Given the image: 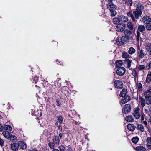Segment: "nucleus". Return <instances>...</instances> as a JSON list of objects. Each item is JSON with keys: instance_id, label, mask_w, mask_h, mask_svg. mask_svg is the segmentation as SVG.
<instances>
[{"instance_id": "43", "label": "nucleus", "mask_w": 151, "mask_h": 151, "mask_svg": "<svg viewBox=\"0 0 151 151\" xmlns=\"http://www.w3.org/2000/svg\"><path fill=\"white\" fill-rule=\"evenodd\" d=\"M137 87L139 90H142V86L141 83H139L137 84Z\"/></svg>"}, {"instance_id": "40", "label": "nucleus", "mask_w": 151, "mask_h": 151, "mask_svg": "<svg viewBox=\"0 0 151 151\" xmlns=\"http://www.w3.org/2000/svg\"><path fill=\"white\" fill-rule=\"evenodd\" d=\"M55 143L53 142H50L48 144V145L51 148H53L55 145Z\"/></svg>"}, {"instance_id": "33", "label": "nucleus", "mask_w": 151, "mask_h": 151, "mask_svg": "<svg viewBox=\"0 0 151 151\" xmlns=\"http://www.w3.org/2000/svg\"><path fill=\"white\" fill-rule=\"evenodd\" d=\"M139 138L137 137H133L132 139V142L136 144L138 141Z\"/></svg>"}, {"instance_id": "24", "label": "nucleus", "mask_w": 151, "mask_h": 151, "mask_svg": "<svg viewBox=\"0 0 151 151\" xmlns=\"http://www.w3.org/2000/svg\"><path fill=\"white\" fill-rule=\"evenodd\" d=\"M138 53L139 58H142L144 57V54L143 52V50L142 49H141L140 50H139L138 52Z\"/></svg>"}, {"instance_id": "59", "label": "nucleus", "mask_w": 151, "mask_h": 151, "mask_svg": "<svg viewBox=\"0 0 151 151\" xmlns=\"http://www.w3.org/2000/svg\"><path fill=\"white\" fill-rule=\"evenodd\" d=\"M141 118L142 120H143L144 119L143 117V116H142L141 117Z\"/></svg>"}, {"instance_id": "48", "label": "nucleus", "mask_w": 151, "mask_h": 151, "mask_svg": "<svg viewBox=\"0 0 151 151\" xmlns=\"http://www.w3.org/2000/svg\"><path fill=\"white\" fill-rule=\"evenodd\" d=\"M58 121L59 122H60V123H61L63 121L62 118L61 117H59L58 118Z\"/></svg>"}, {"instance_id": "25", "label": "nucleus", "mask_w": 151, "mask_h": 151, "mask_svg": "<svg viewBox=\"0 0 151 151\" xmlns=\"http://www.w3.org/2000/svg\"><path fill=\"white\" fill-rule=\"evenodd\" d=\"M137 128L139 130L142 132H143L144 130V128L143 126L141 124H138Z\"/></svg>"}, {"instance_id": "22", "label": "nucleus", "mask_w": 151, "mask_h": 151, "mask_svg": "<svg viewBox=\"0 0 151 151\" xmlns=\"http://www.w3.org/2000/svg\"><path fill=\"white\" fill-rule=\"evenodd\" d=\"M137 151H145L146 149L142 146H139L135 149Z\"/></svg>"}, {"instance_id": "7", "label": "nucleus", "mask_w": 151, "mask_h": 151, "mask_svg": "<svg viewBox=\"0 0 151 151\" xmlns=\"http://www.w3.org/2000/svg\"><path fill=\"white\" fill-rule=\"evenodd\" d=\"M115 86L118 88H122L123 87V84L121 81L119 80H116L114 82Z\"/></svg>"}, {"instance_id": "10", "label": "nucleus", "mask_w": 151, "mask_h": 151, "mask_svg": "<svg viewBox=\"0 0 151 151\" xmlns=\"http://www.w3.org/2000/svg\"><path fill=\"white\" fill-rule=\"evenodd\" d=\"M11 147L12 150L13 151H16L18 150L19 148L18 143H12L10 145Z\"/></svg>"}, {"instance_id": "11", "label": "nucleus", "mask_w": 151, "mask_h": 151, "mask_svg": "<svg viewBox=\"0 0 151 151\" xmlns=\"http://www.w3.org/2000/svg\"><path fill=\"white\" fill-rule=\"evenodd\" d=\"M142 19L144 21V23L146 24L150 23L151 21V19L150 17L147 16L144 17Z\"/></svg>"}, {"instance_id": "42", "label": "nucleus", "mask_w": 151, "mask_h": 151, "mask_svg": "<svg viewBox=\"0 0 151 151\" xmlns=\"http://www.w3.org/2000/svg\"><path fill=\"white\" fill-rule=\"evenodd\" d=\"M147 145L148 148L151 149V141H147Z\"/></svg>"}, {"instance_id": "5", "label": "nucleus", "mask_w": 151, "mask_h": 151, "mask_svg": "<svg viewBox=\"0 0 151 151\" xmlns=\"http://www.w3.org/2000/svg\"><path fill=\"white\" fill-rule=\"evenodd\" d=\"M124 16H120L118 18H114L113 19V22L114 23L116 24L119 22H126L127 21V19H124Z\"/></svg>"}, {"instance_id": "6", "label": "nucleus", "mask_w": 151, "mask_h": 151, "mask_svg": "<svg viewBox=\"0 0 151 151\" xmlns=\"http://www.w3.org/2000/svg\"><path fill=\"white\" fill-rule=\"evenodd\" d=\"M125 27V26L124 24H119L116 26V30L118 32H122L124 30Z\"/></svg>"}, {"instance_id": "35", "label": "nucleus", "mask_w": 151, "mask_h": 151, "mask_svg": "<svg viewBox=\"0 0 151 151\" xmlns=\"http://www.w3.org/2000/svg\"><path fill=\"white\" fill-rule=\"evenodd\" d=\"M4 129L5 130H8L9 131H11L12 129V128L10 125H6L4 126L3 127Z\"/></svg>"}, {"instance_id": "14", "label": "nucleus", "mask_w": 151, "mask_h": 151, "mask_svg": "<svg viewBox=\"0 0 151 151\" xmlns=\"http://www.w3.org/2000/svg\"><path fill=\"white\" fill-rule=\"evenodd\" d=\"M136 6V11L139 12V11H141V10L144 9L143 6L142 5V4L140 3H138L137 4Z\"/></svg>"}, {"instance_id": "9", "label": "nucleus", "mask_w": 151, "mask_h": 151, "mask_svg": "<svg viewBox=\"0 0 151 151\" xmlns=\"http://www.w3.org/2000/svg\"><path fill=\"white\" fill-rule=\"evenodd\" d=\"M19 147L20 149L24 150L27 147V145L25 142L23 141H19L18 142Z\"/></svg>"}, {"instance_id": "58", "label": "nucleus", "mask_w": 151, "mask_h": 151, "mask_svg": "<svg viewBox=\"0 0 151 151\" xmlns=\"http://www.w3.org/2000/svg\"><path fill=\"white\" fill-rule=\"evenodd\" d=\"M149 51L150 54L151 55V49Z\"/></svg>"}, {"instance_id": "4", "label": "nucleus", "mask_w": 151, "mask_h": 151, "mask_svg": "<svg viewBox=\"0 0 151 151\" xmlns=\"http://www.w3.org/2000/svg\"><path fill=\"white\" fill-rule=\"evenodd\" d=\"M131 109V106L129 104H125L124 106L122 109L123 112L127 114L129 113L130 112Z\"/></svg>"}, {"instance_id": "12", "label": "nucleus", "mask_w": 151, "mask_h": 151, "mask_svg": "<svg viewBox=\"0 0 151 151\" xmlns=\"http://www.w3.org/2000/svg\"><path fill=\"white\" fill-rule=\"evenodd\" d=\"M130 98L129 96H125L124 98L122 99L121 101V103L123 104H125L130 100Z\"/></svg>"}, {"instance_id": "26", "label": "nucleus", "mask_w": 151, "mask_h": 151, "mask_svg": "<svg viewBox=\"0 0 151 151\" xmlns=\"http://www.w3.org/2000/svg\"><path fill=\"white\" fill-rule=\"evenodd\" d=\"M115 64L116 67L118 68L122 65V62L121 60L116 61L115 62Z\"/></svg>"}, {"instance_id": "55", "label": "nucleus", "mask_w": 151, "mask_h": 151, "mask_svg": "<svg viewBox=\"0 0 151 151\" xmlns=\"http://www.w3.org/2000/svg\"><path fill=\"white\" fill-rule=\"evenodd\" d=\"M144 124L146 125H147V122L146 121H144L143 122Z\"/></svg>"}, {"instance_id": "62", "label": "nucleus", "mask_w": 151, "mask_h": 151, "mask_svg": "<svg viewBox=\"0 0 151 151\" xmlns=\"http://www.w3.org/2000/svg\"><path fill=\"white\" fill-rule=\"evenodd\" d=\"M137 34H138V36H139V34H138V33Z\"/></svg>"}, {"instance_id": "29", "label": "nucleus", "mask_w": 151, "mask_h": 151, "mask_svg": "<svg viewBox=\"0 0 151 151\" xmlns=\"http://www.w3.org/2000/svg\"><path fill=\"white\" fill-rule=\"evenodd\" d=\"M127 26L129 29L131 30H132L133 29L132 24L131 22H129L127 24Z\"/></svg>"}, {"instance_id": "45", "label": "nucleus", "mask_w": 151, "mask_h": 151, "mask_svg": "<svg viewBox=\"0 0 151 151\" xmlns=\"http://www.w3.org/2000/svg\"><path fill=\"white\" fill-rule=\"evenodd\" d=\"M4 141L2 139L0 138V145L1 146H3L4 145Z\"/></svg>"}, {"instance_id": "23", "label": "nucleus", "mask_w": 151, "mask_h": 151, "mask_svg": "<svg viewBox=\"0 0 151 151\" xmlns=\"http://www.w3.org/2000/svg\"><path fill=\"white\" fill-rule=\"evenodd\" d=\"M115 7V6L113 4V3L111 2H109L107 4V8L109 9L110 10L111 9H110L111 8H114Z\"/></svg>"}, {"instance_id": "16", "label": "nucleus", "mask_w": 151, "mask_h": 151, "mask_svg": "<svg viewBox=\"0 0 151 151\" xmlns=\"http://www.w3.org/2000/svg\"><path fill=\"white\" fill-rule=\"evenodd\" d=\"M129 37L128 36H122L120 39L122 40L121 42L124 44V42H127L129 40Z\"/></svg>"}, {"instance_id": "60", "label": "nucleus", "mask_w": 151, "mask_h": 151, "mask_svg": "<svg viewBox=\"0 0 151 151\" xmlns=\"http://www.w3.org/2000/svg\"><path fill=\"white\" fill-rule=\"evenodd\" d=\"M150 123L151 124V118H150Z\"/></svg>"}, {"instance_id": "8", "label": "nucleus", "mask_w": 151, "mask_h": 151, "mask_svg": "<svg viewBox=\"0 0 151 151\" xmlns=\"http://www.w3.org/2000/svg\"><path fill=\"white\" fill-rule=\"evenodd\" d=\"M125 69L124 67H119L116 71V73L119 76H122L125 73Z\"/></svg>"}, {"instance_id": "20", "label": "nucleus", "mask_w": 151, "mask_h": 151, "mask_svg": "<svg viewBox=\"0 0 151 151\" xmlns=\"http://www.w3.org/2000/svg\"><path fill=\"white\" fill-rule=\"evenodd\" d=\"M3 136L6 138H9L10 134L7 131H4L2 132Z\"/></svg>"}, {"instance_id": "46", "label": "nucleus", "mask_w": 151, "mask_h": 151, "mask_svg": "<svg viewBox=\"0 0 151 151\" xmlns=\"http://www.w3.org/2000/svg\"><path fill=\"white\" fill-rule=\"evenodd\" d=\"M145 67L144 65H139L138 67L139 69V70H142L144 69Z\"/></svg>"}, {"instance_id": "32", "label": "nucleus", "mask_w": 151, "mask_h": 151, "mask_svg": "<svg viewBox=\"0 0 151 151\" xmlns=\"http://www.w3.org/2000/svg\"><path fill=\"white\" fill-rule=\"evenodd\" d=\"M138 30L140 32H143L145 30V27L143 25H139L138 27Z\"/></svg>"}, {"instance_id": "39", "label": "nucleus", "mask_w": 151, "mask_h": 151, "mask_svg": "<svg viewBox=\"0 0 151 151\" xmlns=\"http://www.w3.org/2000/svg\"><path fill=\"white\" fill-rule=\"evenodd\" d=\"M122 56L123 58H128L129 55L127 53L124 52L122 54Z\"/></svg>"}, {"instance_id": "34", "label": "nucleus", "mask_w": 151, "mask_h": 151, "mask_svg": "<svg viewBox=\"0 0 151 151\" xmlns=\"http://www.w3.org/2000/svg\"><path fill=\"white\" fill-rule=\"evenodd\" d=\"M121 37H119L116 40V43L118 45H121L123 44V42H122V40H121Z\"/></svg>"}, {"instance_id": "31", "label": "nucleus", "mask_w": 151, "mask_h": 151, "mask_svg": "<svg viewBox=\"0 0 151 151\" xmlns=\"http://www.w3.org/2000/svg\"><path fill=\"white\" fill-rule=\"evenodd\" d=\"M151 80V73H149L146 79L147 83H149Z\"/></svg>"}, {"instance_id": "57", "label": "nucleus", "mask_w": 151, "mask_h": 151, "mask_svg": "<svg viewBox=\"0 0 151 151\" xmlns=\"http://www.w3.org/2000/svg\"><path fill=\"white\" fill-rule=\"evenodd\" d=\"M53 151H60L57 149H55Z\"/></svg>"}, {"instance_id": "13", "label": "nucleus", "mask_w": 151, "mask_h": 151, "mask_svg": "<svg viewBox=\"0 0 151 151\" xmlns=\"http://www.w3.org/2000/svg\"><path fill=\"white\" fill-rule=\"evenodd\" d=\"M125 119L128 122H132L134 121V118L131 115H129L126 116Z\"/></svg>"}, {"instance_id": "3", "label": "nucleus", "mask_w": 151, "mask_h": 151, "mask_svg": "<svg viewBox=\"0 0 151 151\" xmlns=\"http://www.w3.org/2000/svg\"><path fill=\"white\" fill-rule=\"evenodd\" d=\"M134 112L133 115L136 119H139L140 116V108L138 107H137L134 109Z\"/></svg>"}, {"instance_id": "36", "label": "nucleus", "mask_w": 151, "mask_h": 151, "mask_svg": "<svg viewBox=\"0 0 151 151\" xmlns=\"http://www.w3.org/2000/svg\"><path fill=\"white\" fill-rule=\"evenodd\" d=\"M9 138H10V140H12V141H13L16 139V137L14 135H12L11 134H10Z\"/></svg>"}, {"instance_id": "19", "label": "nucleus", "mask_w": 151, "mask_h": 151, "mask_svg": "<svg viewBox=\"0 0 151 151\" xmlns=\"http://www.w3.org/2000/svg\"><path fill=\"white\" fill-rule=\"evenodd\" d=\"M127 93V91L126 89H123L121 91L120 96L121 97H125Z\"/></svg>"}, {"instance_id": "38", "label": "nucleus", "mask_w": 151, "mask_h": 151, "mask_svg": "<svg viewBox=\"0 0 151 151\" xmlns=\"http://www.w3.org/2000/svg\"><path fill=\"white\" fill-rule=\"evenodd\" d=\"M146 29L148 30H151V24L150 23L146 24Z\"/></svg>"}, {"instance_id": "30", "label": "nucleus", "mask_w": 151, "mask_h": 151, "mask_svg": "<svg viewBox=\"0 0 151 151\" xmlns=\"http://www.w3.org/2000/svg\"><path fill=\"white\" fill-rule=\"evenodd\" d=\"M135 52V49L132 47H131L129 50L128 52L130 54H132Z\"/></svg>"}, {"instance_id": "28", "label": "nucleus", "mask_w": 151, "mask_h": 151, "mask_svg": "<svg viewBox=\"0 0 151 151\" xmlns=\"http://www.w3.org/2000/svg\"><path fill=\"white\" fill-rule=\"evenodd\" d=\"M145 99L146 101V104L149 105L151 103V96L145 97Z\"/></svg>"}, {"instance_id": "51", "label": "nucleus", "mask_w": 151, "mask_h": 151, "mask_svg": "<svg viewBox=\"0 0 151 151\" xmlns=\"http://www.w3.org/2000/svg\"><path fill=\"white\" fill-rule=\"evenodd\" d=\"M57 104L58 106H59L60 105V102L58 100L57 101Z\"/></svg>"}, {"instance_id": "49", "label": "nucleus", "mask_w": 151, "mask_h": 151, "mask_svg": "<svg viewBox=\"0 0 151 151\" xmlns=\"http://www.w3.org/2000/svg\"><path fill=\"white\" fill-rule=\"evenodd\" d=\"M128 2L130 6H132V0H128Z\"/></svg>"}, {"instance_id": "56", "label": "nucleus", "mask_w": 151, "mask_h": 151, "mask_svg": "<svg viewBox=\"0 0 151 151\" xmlns=\"http://www.w3.org/2000/svg\"><path fill=\"white\" fill-rule=\"evenodd\" d=\"M106 1L108 2L109 1V2H111L113 0H106Z\"/></svg>"}, {"instance_id": "37", "label": "nucleus", "mask_w": 151, "mask_h": 151, "mask_svg": "<svg viewBox=\"0 0 151 151\" xmlns=\"http://www.w3.org/2000/svg\"><path fill=\"white\" fill-rule=\"evenodd\" d=\"M111 15L113 16H114L116 14V11L114 10V9H111L110 10Z\"/></svg>"}, {"instance_id": "54", "label": "nucleus", "mask_w": 151, "mask_h": 151, "mask_svg": "<svg viewBox=\"0 0 151 151\" xmlns=\"http://www.w3.org/2000/svg\"><path fill=\"white\" fill-rule=\"evenodd\" d=\"M145 112L146 114L148 113V111L147 109H145Z\"/></svg>"}, {"instance_id": "52", "label": "nucleus", "mask_w": 151, "mask_h": 151, "mask_svg": "<svg viewBox=\"0 0 151 151\" xmlns=\"http://www.w3.org/2000/svg\"><path fill=\"white\" fill-rule=\"evenodd\" d=\"M150 105H149L148 106V108H149V110L150 112L151 111V103L150 104Z\"/></svg>"}, {"instance_id": "2", "label": "nucleus", "mask_w": 151, "mask_h": 151, "mask_svg": "<svg viewBox=\"0 0 151 151\" xmlns=\"http://www.w3.org/2000/svg\"><path fill=\"white\" fill-rule=\"evenodd\" d=\"M63 134L60 133L59 134V136H55L53 138V142L55 144L58 145L60 141V139L62 138L63 137Z\"/></svg>"}, {"instance_id": "61", "label": "nucleus", "mask_w": 151, "mask_h": 151, "mask_svg": "<svg viewBox=\"0 0 151 151\" xmlns=\"http://www.w3.org/2000/svg\"><path fill=\"white\" fill-rule=\"evenodd\" d=\"M124 2H125V1H124Z\"/></svg>"}, {"instance_id": "47", "label": "nucleus", "mask_w": 151, "mask_h": 151, "mask_svg": "<svg viewBox=\"0 0 151 151\" xmlns=\"http://www.w3.org/2000/svg\"><path fill=\"white\" fill-rule=\"evenodd\" d=\"M146 68L147 69H151V61L150 62L148 65H147Z\"/></svg>"}, {"instance_id": "15", "label": "nucleus", "mask_w": 151, "mask_h": 151, "mask_svg": "<svg viewBox=\"0 0 151 151\" xmlns=\"http://www.w3.org/2000/svg\"><path fill=\"white\" fill-rule=\"evenodd\" d=\"M135 128L136 127L132 124H129L127 126V129L129 130L132 131H134Z\"/></svg>"}, {"instance_id": "21", "label": "nucleus", "mask_w": 151, "mask_h": 151, "mask_svg": "<svg viewBox=\"0 0 151 151\" xmlns=\"http://www.w3.org/2000/svg\"><path fill=\"white\" fill-rule=\"evenodd\" d=\"M124 32L125 36H128L129 37L131 36L132 34V32L128 29L125 30Z\"/></svg>"}, {"instance_id": "50", "label": "nucleus", "mask_w": 151, "mask_h": 151, "mask_svg": "<svg viewBox=\"0 0 151 151\" xmlns=\"http://www.w3.org/2000/svg\"><path fill=\"white\" fill-rule=\"evenodd\" d=\"M3 129V127L0 124V131H2Z\"/></svg>"}, {"instance_id": "18", "label": "nucleus", "mask_w": 151, "mask_h": 151, "mask_svg": "<svg viewBox=\"0 0 151 151\" xmlns=\"http://www.w3.org/2000/svg\"><path fill=\"white\" fill-rule=\"evenodd\" d=\"M125 63L127 67L128 68H129L131 67L132 61L128 59H126L125 60Z\"/></svg>"}, {"instance_id": "27", "label": "nucleus", "mask_w": 151, "mask_h": 151, "mask_svg": "<svg viewBox=\"0 0 151 151\" xmlns=\"http://www.w3.org/2000/svg\"><path fill=\"white\" fill-rule=\"evenodd\" d=\"M151 94V89L148 90L146 91L145 93V97L150 96Z\"/></svg>"}, {"instance_id": "53", "label": "nucleus", "mask_w": 151, "mask_h": 151, "mask_svg": "<svg viewBox=\"0 0 151 151\" xmlns=\"http://www.w3.org/2000/svg\"><path fill=\"white\" fill-rule=\"evenodd\" d=\"M147 141H151V137H148L147 139Z\"/></svg>"}, {"instance_id": "1", "label": "nucleus", "mask_w": 151, "mask_h": 151, "mask_svg": "<svg viewBox=\"0 0 151 151\" xmlns=\"http://www.w3.org/2000/svg\"><path fill=\"white\" fill-rule=\"evenodd\" d=\"M142 12L140 11L137 12V11H134L133 13L132 12H129L127 14L128 17H131V19L133 21H135L136 19H138L139 17L141 15Z\"/></svg>"}, {"instance_id": "17", "label": "nucleus", "mask_w": 151, "mask_h": 151, "mask_svg": "<svg viewBox=\"0 0 151 151\" xmlns=\"http://www.w3.org/2000/svg\"><path fill=\"white\" fill-rule=\"evenodd\" d=\"M139 100L141 106L143 107L145 106L146 103L145 99L142 97L139 98Z\"/></svg>"}, {"instance_id": "44", "label": "nucleus", "mask_w": 151, "mask_h": 151, "mask_svg": "<svg viewBox=\"0 0 151 151\" xmlns=\"http://www.w3.org/2000/svg\"><path fill=\"white\" fill-rule=\"evenodd\" d=\"M132 74L135 77H136L137 76V73L136 71L135 70H133L132 71Z\"/></svg>"}, {"instance_id": "41", "label": "nucleus", "mask_w": 151, "mask_h": 151, "mask_svg": "<svg viewBox=\"0 0 151 151\" xmlns=\"http://www.w3.org/2000/svg\"><path fill=\"white\" fill-rule=\"evenodd\" d=\"M151 47V45L150 43H148L146 47V50L147 51H148L150 50V47Z\"/></svg>"}]
</instances>
